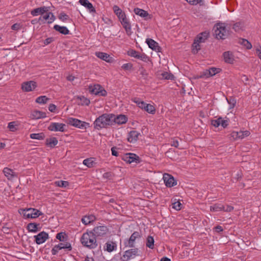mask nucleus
Instances as JSON below:
<instances>
[{
	"instance_id": "obj_39",
	"label": "nucleus",
	"mask_w": 261,
	"mask_h": 261,
	"mask_svg": "<svg viewBox=\"0 0 261 261\" xmlns=\"http://www.w3.org/2000/svg\"><path fill=\"white\" fill-rule=\"evenodd\" d=\"M226 100L227 101V103L229 105L228 109L229 110L233 109L234 108V107H235L236 103H237L236 99L232 97H229V98H226Z\"/></svg>"
},
{
	"instance_id": "obj_17",
	"label": "nucleus",
	"mask_w": 261,
	"mask_h": 261,
	"mask_svg": "<svg viewBox=\"0 0 261 261\" xmlns=\"http://www.w3.org/2000/svg\"><path fill=\"white\" fill-rule=\"evenodd\" d=\"M95 55L97 58L107 63H112L114 60L113 57H111L109 54L106 53L96 51L95 52Z\"/></svg>"
},
{
	"instance_id": "obj_8",
	"label": "nucleus",
	"mask_w": 261,
	"mask_h": 261,
	"mask_svg": "<svg viewBox=\"0 0 261 261\" xmlns=\"http://www.w3.org/2000/svg\"><path fill=\"white\" fill-rule=\"evenodd\" d=\"M221 71V69L219 68L211 67L204 70L199 76V77L207 79L220 73Z\"/></svg>"
},
{
	"instance_id": "obj_11",
	"label": "nucleus",
	"mask_w": 261,
	"mask_h": 261,
	"mask_svg": "<svg viewBox=\"0 0 261 261\" xmlns=\"http://www.w3.org/2000/svg\"><path fill=\"white\" fill-rule=\"evenodd\" d=\"M122 160L129 164L133 163H139L140 158L135 153H127L125 154L123 157Z\"/></svg>"
},
{
	"instance_id": "obj_5",
	"label": "nucleus",
	"mask_w": 261,
	"mask_h": 261,
	"mask_svg": "<svg viewBox=\"0 0 261 261\" xmlns=\"http://www.w3.org/2000/svg\"><path fill=\"white\" fill-rule=\"evenodd\" d=\"M20 213L23 216L24 219L36 218L42 215L41 212L33 208L23 209Z\"/></svg>"
},
{
	"instance_id": "obj_19",
	"label": "nucleus",
	"mask_w": 261,
	"mask_h": 261,
	"mask_svg": "<svg viewBox=\"0 0 261 261\" xmlns=\"http://www.w3.org/2000/svg\"><path fill=\"white\" fill-rule=\"evenodd\" d=\"M48 11H49V7L43 6L33 9L31 11V14L33 16H37L39 15L42 16Z\"/></svg>"
},
{
	"instance_id": "obj_33",
	"label": "nucleus",
	"mask_w": 261,
	"mask_h": 261,
	"mask_svg": "<svg viewBox=\"0 0 261 261\" xmlns=\"http://www.w3.org/2000/svg\"><path fill=\"white\" fill-rule=\"evenodd\" d=\"M209 33L206 32H204L199 34L195 40L199 43L204 42L208 38Z\"/></svg>"
},
{
	"instance_id": "obj_12",
	"label": "nucleus",
	"mask_w": 261,
	"mask_h": 261,
	"mask_svg": "<svg viewBox=\"0 0 261 261\" xmlns=\"http://www.w3.org/2000/svg\"><path fill=\"white\" fill-rule=\"evenodd\" d=\"M48 234L43 231L34 236L35 242L38 245L44 243L48 239Z\"/></svg>"
},
{
	"instance_id": "obj_3",
	"label": "nucleus",
	"mask_w": 261,
	"mask_h": 261,
	"mask_svg": "<svg viewBox=\"0 0 261 261\" xmlns=\"http://www.w3.org/2000/svg\"><path fill=\"white\" fill-rule=\"evenodd\" d=\"M132 100L135 103L139 108L144 110L147 113L151 114H154L155 113V108L153 105L147 103L138 97H134L132 99Z\"/></svg>"
},
{
	"instance_id": "obj_37",
	"label": "nucleus",
	"mask_w": 261,
	"mask_h": 261,
	"mask_svg": "<svg viewBox=\"0 0 261 261\" xmlns=\"http://www.w3.org/2000/svg\"><path fill=\"white\" fill-rule=\"evenodd\" d=\"M154 240L152 236H148L146 239V245L147 247L150 249H153L154 246Z\"/></svg>"
},
{
	"instance_id": "obj_31",
	"label": "nucleus",
	"mask_w": 261,
	"mask_h": 261,
	"mask_svg": "<svg viewBox=\"0 0 261 261\" xmlns=\"http://www.w3.org/2000/svg\"><path fill=\"white\" fill-rule=\"evenodd\" d=\"M54 29L63 35H67L69 34V31L66 27L60 26L58 24H55L54 26Z\"/></svg>"
},
{
	"instance_id": "obj_23",
	"label": "nucleus",
	"mask_w": 261,
	"mask_h": 261,
	"mask_svg": "<svg viewBox=\"0 0 261 261\" xmlns=\"http://www.w3.org/2000/svg\"><path fill=\"white\" fill-rule=\"evenodd\" d=\"M113 122L119 125L126 123L128 120L125 115L122 114L118 115L117 116L113 114Z\"/></svg>"
},
{
	"instance_id": "obj_15",
	"label": "nucleus",
	"mask_w": 261,
	"mask_h": 261,
	"mask_svg": "<svg viewBox=\"0 0 261 261\" xmlns=\"http://www.w3.org/2000/svg\"><path fill=\"white\" fill-rule=\"evenodd\" d=\"M95 237H103L108 232V228L106 226H99L95 227L92 230Z\"/></svg>"
},
{
	"instance_id": "obj_20",
	"label": "nucleus",
	"mask_w": 261,
	"mask_h": 261,
	"mask_svg": "<svg viewBox=\"0 0 261 261\" xmlns=\"http://www.w3.org/2000/svg\"><path fill=\"white\" fill-rule=\"evenodd\" d=\"M138 255V249L137 248H133L125 251L123 254V257L126 259V260H128L130 258H134L136 256Z\"/></svg>"
},
{
	"instance_id": "obj_54",
	"label": "nucleus",
	"mask_w": 261,
	"mask_h": 261,
	"mask_svg": "<svg viewBox=\"0 0 261 261\" xmlns=\"http://www.w3.org/2000/svg\"><path fill=\"white\" fill-rule=\"evenodd\" d=\"M211 124L215 127H218L219 126H221L220 117L216 119L212 120Z\"/></svg>"
},
{
	"instance_id": "obj_42",
	"label": "nucleus",
	"mask_w": 261,
	"mask_h": 261,
	"mask_svg": "<svg viewBox=\"0 0 261 261\" xmlns=\"http://www.w3.org/2000/svg\"><path fill=\"white\" fill-rule=\"evenodd\" d=\"M58 248L60 250H61L62 249H67L69 250H71L72 249L71 245L69 243H60L56 245Z\"/></svg>"
},
{
	"instance_id": "obj_1",
	"label": "nucleus",
	"mask_w": 261,
	"mask_h": 261,
	"mask_svg": "<svg viewBox=\"0 0 261 261\" xmlns=\"http://www.w3.org/2000/svg\"><path fill=\"white\" fill-rule=\"evenodd\" d=\"M80 241L84 246L89 249H94L97 246L96 237L92 231L84 232L81 238Z\"/></svg>"
},
{
	"instance_id": "obj_44",
	"label": "nucleus",
	"mask_w": 261,
	"mask_h": 261,
	"mask_svg": "<svg viewBox=\"0 0 261 261\" xmlns=\"http://www.w3.org/2000/svg\"><path fill=\"white\" fill-rule=\"evenodd\" d=\"M59 19L63 22H67L70 20L69 16L64 12H61L59 15Z\"/></svg>"
},
{
	"instance_id": "obj_38",
	"label": "nucleus",
	"mask_w": 261,
	"mask_h": 261,
	"mask_svg": "<svg viewBox=\"0 0 261 261\" xmlns=\"http://www.w3.org/2000/svg\"><path fill=\"white\" fill-rule=\"evenodd\" d=\"M48 100L49 98L46 96L43 95L37 97L35 100V102L39 104L43 105L46 103Z\"/></svg>"
},
{
	"instance_id": "obj_13",
	"label": "nucleus",
	"mask_w": 261,
	"mask_h": 261,
	"mask_svg": "<svg viewBox=\"0 0 261 261\" xmlns=\"http://www.w3.org/2000/svg\"><path fill=\"white\" fill-rule=\"evenodd\" d=\"M37 87V84L33 81L24 82L21 85V89L23 91L30 92L34 90Z\"/></svg>"
},
{
	"instance_id": "obj_4",
	"label": "nucleus",
	"mask_w": 261,
	"mask_h": 261,
	"mask_svg": "<svg viewBox=\"0 0 261 261\" xmlns=\"http://www.w3.org/2000/svg\"><path fill=\"white\" fill-rule=\"evenodd\" d=\"M214 35L217 39H225L228 35V31L224 23H218L214 27Z\"/></svg>"
},
{
	"instance_id": "obj_24",
	"label": "nucleus",
	"mask_w": 261,
	"mask_h": 261,
	"mask_svg": "<svg viewBox=\"0 0 261 261\" xmlns=\"http://www.w3.org/2000/svg\"><path fill=\"white\" fill-rule=\"evenodd\" d=\"M30 117L32 119H39L45 118L46 114L45 112L34 110L32 112Z\"/></svg>"
},
{
	"instance_id": "obj_45",
	"label": "nucleus",
	"mask_w": 261,
	"mask_h": 261,
	"mask_svg": "<svg viewBox=\"0 0 261 261\" xmlns=\"http://www.w3.org/2000/svg\"><path fill=\"white\" fill-rule=\"evenodd\" d=\"M200 43L199 42L197 41L196 40H194V42L192 45V51L195 54L198 52L199 50L200 49Z\"/></svg>"
},
{
	"instance_id": "obj_35",
	"label": "nucleus",
	"mask_w": 261,
	"mask_h": 261,
	"mask_svg": "<svg viewBox=\"0 0 261 261\" xmlns=\"http://www.w3.org/2000/svg\"><path fill=\"white\" fill-rule=\"evenodd\" d=\"M58 143L57 139L55 137H52L46 140V144L49 147L53 148Z\"/></svg>"
},
{
	"instance_id": "obj_29",
	"label": "nucleus",
	"mask_w": 261,
	"mask_h": 261,
	"mask_svg": "<svg viewBox=\"0 0 261 261\" xmlns=\"http://www.w3.org/2000/svg\"><path fill=\"white\" fill-rule=\"evenodd\" d=\"M224 60L226 63L232 64L234 59L232 54L230 51H226L223 53Z\"/></svg>"
},
{
	"instance_id": "obj_59",
	"label": "nucleus",
	"mask_w": 261,
	"mask_h": 261,
	"mask_svg": "<svg viewBox=\"0 0 261 261\" xmlns=\"http://www.w3.org/2000/svg\"><path fill=\"white\" fill-rule=\"evenodd\" d=\"M54 40V38L53 37H49L46 38L45 40L43 41V46H46L47 45H48L49 44L51 43Z\"/></svg>"
},
{
	"instance_id": "obj_28",
	"label": "nucleus",
	"mask_w": 261,
	"mask_h": 261,
	"mask_svg": "<svg viewBox=\"0 0 261 261\" xmlns=\"http://www.w3.org/2000/svg\"><path fill=\"white\" fill-rule=\"evenodd\" d=\"M117 249V244L111 241L107 242L103 246V250L109 252H111Z\"/></svg>"
},
{
	"instance_id": "obj_61",
	"label": "nucleus",
	"mask_w": 261,
	"mask_h": 261,
	"mask_svg": "<svg viewBox=\"0 0 261 261\" xmlns=\"http://www.w3.org/2000/svg\"><path fill=\"white\" fill-rule=\"evenodd\" d=\"M132 64L130 63H125L122 65V68L124 70H129L132 68Z\"/></svg>"
},
{
	"instance_id": "obj_16",
	"label": "nucleus",
	"mask_w": 261,
	"mask_h": 261,
	"mask_svg": "<svg viewBox=\"0 0 261 261\" xmlns=\"http://www.w3.org/2000/svg\"><path fill=\"white\" fill-rule=\"evenodd\" d=\"M113 10L115 15L117 16L120 22L127 18L125 12L118 6L114 5L113 7Z\"/></svg>"
},
{
	"instance_id": "obj_7",
	"label": "nucleus",
	"mask_w": 261,
	"mask_h": 261,
	"mask_svg": "<svg viewBox=\"0 0 261 261\" xmlns=\"http://www.w3.org/2000/svg\"><path fill=\"white\" fill-rule=\"evenodd\" d=\"M68 123L69 125L80 129H87L90 126L89 123L72 117L68 119Z\"/></svg>"
},
{
	"instance_id": "obj_40",
	"label": "nucleus",
	"mask_w": 261,
	"mask_h": 261,
	"mask_svg": "<svg viewBox=\"0 0 261 261\" xmlns=\"http://www.w3.org/2000/svg\"><path fill=\"white\" fill-rule=\"evenodd\" d=\"M223 208H224V205L220 203L214 204L210 207L211 211L214 212L221 211H223Z\"/></svg>"
},
{
	"instance_id": "obj_2",
	"label": "nucleus",
	"mask_w": 261,
	"mask_h": 261,
	"mask_svg": "<svg viewBox=\"0 0 261 261\" xmlns=\"http://www.w3.org/2000/svg\"><path fill=\"white\" fill-rule=\"evenodd\" d=\"M113 114H103L97 117L94 122V127L99 129L106 127L113 123Z\"/></svg>"
},
{
	"instance_id": "obj_52",
	"label": "nucleus",
	"mask_w": 261,
	"mask_h": 261,
	"mask_svg": "<svg viewBox=\"0 0 261 261\" xmlns=\"http://www.w3.org/2000/svg\"><path fill=\"white\" fill-rule=\"evenodd\" d=\"M162 76L163 79L166 80H172L173 78V74L168 72H164L162 73Z\"/></svg>"
},
{
	"instance_id": "obj_60",
	"label": "nucleus",
	"mask_w": 261,
	"mask_h": 261,
	"mask_svg": "<svg viewBox=\"0 0 261 261\" xmlns=\"http://www.w3.org/2000/svg\"><path fill=\"white\" fill-rule=\"evenodd\" d=\"M21 27V25L20 23H16L12 25L11 29L13 30L18 31L20 29Z\"/></svg>"
},
{
	"instance_id": "obj_36",
	"label": "nucleus",
	"mask_w": 261,
	"mask_h": 261,
	"mask_svg": "<svg viewBox=\"0 0 261 261\" xmlns=\"http://www.w3.org/2000/svg\"><path fill=\"white\" fill-rule=\"evenodd\" d=\"M38 224L35 223H30L27 226V229L29 232H36L38 229Z\"/></svg>"
},
{
	"instance_id": "obj_18",
	"label": "nucleus",
	"mask_w": 261,
	"mask_h": 261,
	"mask_svg": "<svg viewBox=\"0 0 261 261\" xmlns=\"http://www.w3.org/2000/svg\"><path fill=\"white\" fill-rule=\"evenodd\" d=\"M79 3L82 6L86 8L89 13H96V10L93 7L92 4L90 3L88 0H79Z\"/></svg>"
},
{
	"instance_id": "obj_57",
	"label": "nucleus",
	"mask_w": 261,
	"mask_h": 261,
	"mask_svg": "<svg viewBox=\"0 0 261 261\" xmlns=\"http://www.w3.org/2000/svg\"><path fill=\"white\" fill-rule=\"evenodd\" d=\"M243 25L241 22H237L233 24V29L235 31H239L242 29Z\"/></svg>"
},
{
	"instance_id": "obj_50",
	"label": "nucleus",
	"mask_w": 261,
	"mask_h": 261,
	"mask_svg": "<svg viewBox=\"0 0 261 261\" xmlns=\"http://www.w3.org/2000/svg\"><path fill=\"white\" fill-rule=\"evenodd\" d=\"M241 44L248 49L252 48L251 43L246 39H243L241 41Z\"/></svg>"
},
{
	"instance_id": "obj_64",
	"label": "nucleus",
	"mask_w": 261,
	"mask_h": 261,
	"mask_svg": "<svg viewBox=\"0 0 261 261\" xmlns=\"http://www.w3.org/2000/svg\"><path fill=\"white\" fill-rule=\"evenodd\" d=\"M59 250H60L58 248V247L56 245H55L52 248V249L51 250V254L54 255H56Z\"/></svg>"
},
{
	"instance_id": "obj_26",
	"label": "nucleus",
	"mask_w": 261,
	"mask_h": 261,
	"mask_svg": "<svg viewBox=\"0 0 261 261\" xmlns=\"http://www.w3.org/2000/svg\"><path fill=\"white\" fill-rule=\"evenodd\" d=\"M120 23L122 25L123 27L124 28L126 34L129 36L132 33V31L131 24L129 22V19L128 18H126L120 21Z\"/></svg>"
},
{
	"instance_id": "obj_55",
	"label": "nucleus",
	"mask_w": 261,
	"mask_h": 261,
	"mask_svg": "<svg viewBox=\"0 0 261 261\" xmlns=\"http://www.w3.org/2000/svg\"><path fill=\"white\" fill-rule=\"evenodd\" d=\"M137 59H140L144 62H146L148 60V57L146 55H145L144 53H139Z\"/></svg>"
},
{
	"instance_id": "obj_14",
	"label": "nucleus",
	"mask_w": 261,
	"mask_h": 261,
	"mask_svg": "<svg viewBox=\"0 0 261 261\" xmlns=\"http://www.w3.org/2000/svg\"><path fill=\"white\" fill-rule=\"evenodd\" d=\"M55 19V17L53 13L48 11L46 12L42 16H41L39 18V21H41L42 22H46L48 23L53 22Z\"/></svg>"
},
{
	"instance_id": "obj_43",
	"label": "nucleus",
	"mask_w": 261,
	"mask_h": 261,
	"mask_svg": "<svg viewBox=\"0 0 261 261\" xmlns=\"http://www.w3.org/2000/svg\"><path fill=\"white\" fill-rule=\"evenodd\" d=\"M78 99L79 100V103L81 105L88 106L90 103V100L84 96H80L78 97Z\"/></svg>"
},
{
	"instance_id": "obj_53",
	"label": "nucleus",
	"mask_w": 261,
	"mask_h": 261,
	"mask_svg": "<svg viewBox=\"0 0 261 261\" xmlns=\"http://www.w3.org/2000/svg\"><path fill=\"white\" fill-rule=\"evenodd\" d=\"M127 54L128 56H129L130 57H134V58L137 59L138 55L139 54V53L136 51L135 50L131 49L130 50L128 51Z\"/></svg>"
},
{
	"instance_id": "obj_9",
	"label": "nucleus",
	"mask_w": 261,
	"mask_h": 261,
	"mask_svg": "<svg viewBox=\"0 0 261 261\" xmlns=\"http://www.w3.org/2000/svg\"><path fill=\"white\" fill-rule=\"evenodd\" d=\"M163 180L167 187L171 188L175 186L177 184L176 180L174 178L168 173H165L163 174Z\"/></svg>"
},
{
	"instance_id": "obj_30",
	"label": "nucleus",
	"mask_w": 261,
	"mask_h": 261,
	"mask_svg": "<svg viewBox=\"0 0 261 261\" xmlns=\"http://www.w3.org/2000/svg\"><path fill=\"white\" fill-rule=\"evenodd\" d=\"M95 219L96 218L95 216H94L93 215H89L83 217L82 219V222L84 224L87 225L90 224V223L94 221Z\"/></svg>"
},
{
	"instance_id": "obj_34",
	"label": "nucleus",
	"mask_w": 261,
	"mask_h": 261,
	"mask_svg": "<svg viewBox=\"0 0 261 261\" xmlns=\"http://www.w3.org/2000/svg\"><path fill=\"white\" fill-rule=\"evenodd\" d=\"M134 12L136 15H137L142 18H146L148 15V13L147 11L138 8H135Z\"/></svg>"
},
{
	"instance_id": "obj_41",
	"label": "nucleus",
	"mask_w": 261,
	"mask_h": 261,
	"mask_svg": "<svg viewBox=\"0 0 261 261\" xmlns=\"http://www.w3.org/2000/svg\"><path fill=\"white\" fill-rule=\"evenodd\" d=\"M45 137L44 134L43 133H33L30 135V138L32 139L36 140H43Z\"/></svg>"
},
{
	"instance_id": "obj_49",
	"label": "nucleus",
	"mask_w": 261,
	"mask_h": 261,
	"mask_svg": "<svg viewBox=\"0 0 261 261\" xmlns=\"http://www.w3.org/2000/svg\"><path fill=\"white\" fill-rule=\"evenodd\" d=\"M250 134V133L248 130H240L239 132V139H244V138L249 136Z\"/></svg>"
},
{
	"instance_id": "obj_25",
	"label": "nucleus",
	"mask_w": 261,
	"mask_h": 261,
	"mask_svg": "<svg viewBox=\"0 0 261 261\" xmlns=\"http://www.w3.org/2000/svg\"><path fill=\"white\" fill-rule=\"evenodd\" d=\"M3 172L9 180H13L17 176L16 173L13 170L8 168H5Z\"/></svg>"
},
{
	"instance_id": "obj_6",
	"label": "nucleus",
	"mask_w": 261,
	"mask_h": 261,
	"mask_svg": "<svg viewBox=\"0 0 261 261\" xmlns=\"http://www.w3.org/2000/svg\"><path fill=\"white\" fill-rule=\"evenodd\" d=\"M89 89L91 94L101 96L107 95V91L99 84H91L89 86Z\"/></svg>"
},
{
	"instance_id": "obj_48",
	"label": "nucleus",
	"mask_w": 261,
	"mask_h": 261,
	"mask_svg": "<svg viewBox=\"0 0 261 261\" xmlns=\"http://www.w3.org/2000/svg\"><path fill=\"white\" fill-rule=\"evenodd\" d=\"M55 185L59 187L66 188L69 185V183L67 181L58 180L55 182Z\"/></svg>"
},
{
	"instance_id": "obj_63",
	"label": "nucleus",
	"mask_w": 261,
	"mask_h": 261,
	"mask_svg": "<svg viewBox=\"0 0 261 261\" xmlns=\"http://www.w3.org/2000/svg\"><path fill=\"white\" fill-rule=\"evenodd\" d=\"M57 109V107L54 104H50L48 106V110L50 112H55Z\"/></svg>"
},
{
	"instance_id": "obj_21",
	"label": "nucleus",
	"mask_w": 261,
	"mask_h": 261,
	"mask_svg": "<svg viewBox=\"0 0 261 261\" xmlns=\"http://www.w3.org/2000/svg\"><path fill=\"white\" fill-rule=\"evenodd\" d=\"M140 136V133L138 131L133 130L130 131L127 136V140L130 143H135Z\"/></svg>"
},
{
	"instance_id": "obj_22",
	"label": "nucleus",
	"mask_w": 261,
	"mask_h": 261,
	"mask_svg": "<svg viewBox=\"0 0 261 261\" xmlns=\"http://www.w3.org/2000/svg\"><path fill=\"white\" fill-rule=\"evenodd\" d=\"M145 42L148 45L149 47L151 49L157 52H159L160 51V47L159 46L158 43L154 40L150 38H147L146 39Z\"/></svg>"
},
{
	"instance_id": "obj_32",
	"label": "nucleus",
	"mask_w": 261,
	"mask_h": 261,
	"mask_svg": "<svg viewBox=\"0 0 261 261\" xmlns=\"http://www.w3.org/2000/svg\"><path fill=\"white\" fill-rule=\"evenodd\" d=\"M96 160L94 158H89L85 159L83 164L88 168H92L96 164Z\"/></svg>"
},
{
	"instance_id": "obj_27",
	"label": "nucleus",
	"mask_w": 261,
	"mask_h": 261,
	"mask_svg": "<svg viewBox=\"0 0 261 261\" xmlns=\"http://www.w3.org/2000/svg\"><path fill=\"white\" fill-rule=\"evenodd\" d=\"M140 233L138 231H135L130 237L128 241L127 246L129 247L134 246L135 241L137 239L141 238Z\"/></svg>"
},
{
	"instance_id": "obj_46",
	"label": "nucleus",
	"mask_w": 261,
	"mask_h": 261,
	"mask_svg": "<svg viewBox=\"0 0 261 261\" xmlns=\"http://www.w3.org/2000/svg\"><path fill=\"white\" fill-rule=\"evenodd\" d=\"M56 239L61 242H64L66 240L67 236L65 232H61L57 234Z\"/></svg>"
},
{
	"instance_id": "obj_51",
	"label": "nucleus",
	"mask_w": 261,
	"mask_h": 261,
	"mask_svg": "<svg viewBox=\"0 0 261 261\" xmlns=\"http://www.w3.org/2000/svg\"><path fill=\"white\" fill-rule=\"evenodd\" d=\"M16 126V122L14 121L9 122L8 125V127L12 132H14L17 129Z\"/></svg>"
},
{
	"instance_id": "obj_47",
	"label": "nucleus",
	"mask_w": 261,
	"mask_h": 261,
	"mask_svg": "<svg viewBox=\"0 0 261 261\" xmlns=\"http://www.w3.org/2000/svg\"><path fill=\"white\" fill-rule=\"evenodd\" d=\"M220 118L221 126H222L223 128L226 127L229 124V119L227 117L222 118L221 117H220Z\"/></svg>"
},
{
	"instance_id": "obj_62",
	"label": "nucleus",
	"mask_w": 261,
	"mask_h": 261,
	"mask_svg": "<svg viewBox=\"0 0 261 261\" xmlns=\"http://www.w3.org/2000/svg\"><path fill=\"white\" fill-rule=\"evenodd\" d=\"M186 1L189 4L193 5H195L198 4L201 1V0H186Z\"/></svg>"
},
{
	"instance_id": "obj_10",
	"label": "nucleus",
	"mask_w": 261,
	"mask_h": 261,
	"mask_svg": "<svg viewBox=\"0 0 261 261\" xmlns=\"http://www.w3.org/2000/svg\"><path fill=\"white\" fill-rule=\"evenodd\" d=\"M66 125L58 122H51L48 126V129L52 132H64L65 130Z\"/></svg>"
},
{
	"instance_id": "obj_58",
	"label": "nucleus",
	"mask_w": 261,
	"mask_h": 261,
	"mask_svg": "<svg viewBox=\"0 0 261 261\" xmlns=\"http://www.w3.org/2000/svg\"><path fill=\"white\" fill-rule=\"evenodd\" d=\"M112 152V155L115 156H119V153L118 152V148L116 147H112L111 149Z\"/></svg>"
},
{
	"instance_id": "obj_56",
	"label": "nucleus",
	"mask_w": 261,
	"mask_h": 261,
	"mask_svg": "<svg viewBox=\"0 0 261 261\" xmlns=\"http://www.w3.org/2000/svg\"><path fill=\"white\" fill-rule=\"evenodd\" d=\"M172 208L176 211H179L181 208V204L179 201H176L172 204Z\"/></svg>"
}]
</instances>
